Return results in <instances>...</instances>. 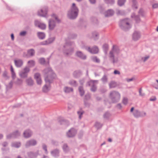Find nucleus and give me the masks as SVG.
Segmentation results:
<instances>
[{
    "label": "nucleus",
    "mask_w": 158,
    "mask_h": 158,
    "mask_svg": "<svg viewBox=\"0 0 158 158\" xmlns=\"http://www.w3.org/2000/svg\"><path fill=\"white\" fill-rule=\"evenodd\" d=\"M44 73L46 84L43 87V91L44 92L46 93L49 90L50 84L55 78L56 75L50 68L45 69L44 70Z\"/></svg>",
    "instance_id": "nucleus-1"
},
{
    "label": "nucleus",
    "mask_w": 158,
    "mask_h": 158,
    "mask_svg": "<svg viewBox=\"0 0 158 158\" xmlns=\"http://www.w3.org/2000/svg\"><path fill=\"white\" fill-rule=\"evenodd\" d=\"M41 23L40 21L38 20H35L34 22V24L35 26L38 27H39V26L40 25Z\"/></svg>",
    "instance_id": "nucleus-52"
},
{
    "label": "nucleus",
    "mask_w": 158,
    "mask_h": 158,
    "mask_svg": "<svg viewBox=\"0 0 158 158\" xmlns=\"http://www.w3.org/2000/svg\"><path fill=\"white\" fill-rule=\"evenodd\" d=\"M27 155L30 158H35L38 155V151L35 153L31 152H28Z\"/></svg>",
    "instance_id": "nucleus-20"
},
{
    "label": "nucleus",
    "mask_w": 158,
    "mask_h": 158,
    "mask_svg": "<svg viewBox=\"0 0 158 158\" xmlns=\"http://www.w3.org/2000/svg\"><path fill=\"white\" fill-rule=\"evenodd\" d=\"M34 78L36 79L37 83L38 85H40L42 83L41 76L39 73H35L34 75Z\"/></svg>",
    "instance_id": "nucleus-18"
},
{
    "label": "nucleus",
    "mask_w": 158,
    "mask_h": 158,
    "mask_svg": "<svg viewBox=\"0 0 158 158\" xmlns=\"http://www.w3.org/2000/svg\"><path fill=\"white\" fill-rule=\"evenodd\" d=\"M114 11L113 10L109 9L106 12L105 15L106 17L111 16L114 14Z\"/></svg>",
    "instance_id": "nucleus-23"
},
{
    "label": "nucleus",
    "mask_w": 158,
    "mask_h": 158,
    "mask_svg": "<svg viewBox=\"0 0 158 158\" xmlns=\"http://www.w3.org/2000/svg\"><path fill=\"white\" fill-rule=\"evenodd\" d=\"M92 60L96 63H99L100 62L99 59L96 56H94L92 58Z\"/></svg>",
    "instance_id": "nucleus-48"
},
{
    "label": "nucleus",
    "mask_w": 158,
    "mask_h": 158,
    "mask_svg": "<svg viewBox=\"0 0 158 158\" xmlns=\"http://www.w3.org/2000/svg\"><path fill=\"white\" fill-rule=\"evenodd\" d=\"M105 2L108 4L110 5H113L114 3V0H104Z\"/></svg>",
    "instance_id": "nucleus-43"
},
{
    "label": "nucleus",
    "mask_w": 158,
    "mask_h": 158,
    "mask_svg": "<svg viewBox=\"0 0 158 158\" xmlns=\"http://www.w3.org/2000/svg\"><path fill=\"white\" fill-rule=\"evenodd\" d=\"M26 82L29 86H32L33 85V81L31 77H29L26 80Z\"/></svg>",
    "instance_id": "nucleus-28"
},
{
    "label": "nucleus",
    "mask_w": 158,
    "mask_h": 158,
    "mask_svg": "<svg viewBox=\"0 0 158 158\" xmlns=\"http://www.w3.org/2000/svg\"><path fill=\"white\" fill-rule=\"evenodd\" d=\"M114 73L115 74H118V75H120V72L117 70H115L114 71Z\"/></svg>",
    "instance_id": "nucleus-63"
},
{
    "label": "nucleus",
    "mask_w": 158,
    "mask_h": 158,
    "mask_svg": "<svg viewBox=\"0 0 158 158\" xmlns=\"http://www.w3.org/2000/svg\"><path fill=\"white\" fill-rule=\"evenodd\" d=\"M37 144L36 141L34 139H31L27 141L25 145L26 148L29 147L31 146H34Z\"/></svg>",
    "instance_id": "nucleus-14"
},
{
    "label": "nucleus",
    "mask_w": 158,
    "mask_h": 158,
    "mask_svg": "<svg viewBox=\"0 0 158 158\" xmlns=\"http://www.w3.org/2000/svg\"><path fill=\"white\" fill-rule=\"evenodd\" d=\"M13 85V82L11 81L9 84L8 85H6V87L8 88H10L12 87Z\"/></svg>",
    "instance_id": "nucleus-57"
},
{
    "label": "nucleus",
    "mask_w": 158,
    "mask_h": 158,
    "mask_svg": "<svg viewBox=\"0 0 158 158\" xmlns=\"http://www.w3.org/2000/svg\"><path fill=\"white\" fill-rule=\"evenodd\" d=\"M14 62L15 65L17 68L20 67L23 64V61L21 59L15 60Z\"/></svg>",
    "instance_id": "nucleus-19"
},
{
    "label": "nucleus",
    "mask_w": 158,
    "mask_h": 158,
    "mask_svg": "<svg viewBox=\"0 0 158 158\" xmlns=\"http://www.w3.org/2000/svg\"><path fill=\"white\" fill-rule=\"evenodd\" d=\"M117 14L118 15H123L125 14V12L124 10H118L117 11Z\"/></svg>",
    "instance_id": "nucleus-45"
},
{
    "label": "nucleus",
    "mask_w": 158,
    "mask_h": 158,
    "mask_svg": "<svg viewBox=\"0 0 158 158\" xmlns=\"http://www.w3.org/2000/svg\"><path fill=\"white\" fill-rule=\"evenodd\" d=\"M77 36V35L76 34H72L71 35V36L70 37V38L71 39H75Z\"/></svg>",
    "instance_id": "nucleus-61"
},
{
    "label": "nucleus",
    "mask_w": 158,
    "mask_h": 158,
    "mask_svg": "<svg viewBox=\"0 0 158 158\" xmlns=\"http://www.w3.org/2000/svg\"><path fill=\"white\" fill-rule=\"evenodd\" d=\"M140 33L138 31H135L133 34L132 39L135 41H137L140 38Z\"/></svg>",
    "instance_id": "nucleus-15"
},
{
    "label": "nucleus",
    "mask_w": 158,
    "mask_h": 158,
    "mask_svg": "<svg viewBox=\"0 0 158 158\" xmlns=\"http://www.w3.org/2000/svg\"><path fill=\"white\" fill-rule=\"evenodd\" d=\"M39 62L40 64H44L45 63V60L44 58H41L39 59Z\"/></svg>",
    "instance_id": "nucleus-50"
},
{
    "label": "nucleus",
    "mask_w": 158,
    "mask_h": 158,
    "mask_svg": "<svg viewBox=\"0 0 158 158\" xmlns=\"http://www.w3.org/2000/svg\"><path fill=\"white\" fill-rule=\"evenodd\" d=\"M135 19L136 22L137 23L139 22L140 21V19L138 15H136Z\"/></svg>",
    "instance_id": "nucleus-55"
},
{
    "label": "nucleus",
    "mask_w": 158,
    "mask_h": 158,
    "mask_svg": "<svg viewBox=\"0 0 158 158\" xmlns=\"http://www.w3.org/2000/svg\"><path fill=\"white\" fill-rule=\"evenodd\" d=\"M90 95L89 94H86L85 96V100H87L89 99L90 98Z\"/></svg>",
    "instance_id": "nucleus-59"
},
{
    "label": "nucleus",
    "mask_w": 158,
    "mask_h": 158,
    "mask_svg": "<svg viewBox=\"0 0 158 158\" xmlns=\"http://www.w3.org/2000/svg\"><path fill=\"white\" fill-rule=\"evenodd\" d=\"M85 49L89 52L93 54L97 53L99 51L98 48L97 46H94L92 48L90 47H86Z\"/></svg>",
    "instance_id": "nucleus-10"
},
{
    "label": "nucleus",
    "mask_w": 158,
    "mask_h": 158,
    "mask_svg": "<svg viewBox=\"0 0 158 158\" xmlns=\"http://www.w3.org/2000/svg\"><path fill=\"white\" fill-rule=\"evenodd\" d=\"M2 150L3 152H4L9 150V148H5V147H4V148H2Z\"/></svg>",
    "instance_id": "nucleus-64"
},
{
    "label": "nucleus",
    "mask_w": 158,
    "mask_h": 158,
    "mask_svg": "<svg viewBox=\"0 0 158 158\" xmlns=\"http://www.w3.org/2000/svg\"><path fill=\"white\" fill-rule=\"evenodd\" d=\"M73 44V43L72 42H66L65 45L64 46V48H69L68 50H64L63 51L64 53L66 56L71 55L73 53L74 48L70 47V46L72 45Z\"/></svg>",
    "instance_id": "nucleus-5"
},
{
    "label": "nucleus",
    "mask_w": 158,
    "mask_h": 158,
    "mask_svg": "<svg viewBox=\"0 0 158 158\" xmlns=\"http://www.w3.org/2000/svg\"><path fill=\"white\" fill-rule=\"evenodd\" d=\"M78 90L81 96H82L85 94V91L82 86H79L78 87Z\"/></svg>",
    "instance_id": "nucleus-32"
},
{
    "label": "nucleus",
    "mask_w": 158,
    "mask_h": 158,
    "mask_svg": "<svg viewBox=\"0 0 158 158\" xmlns=\"http://www.w3.org/2000/svg\"><path fill=\"white\" fill-rule=\"evenodd\" d=\"M132 7L133 9H136L138 8V6H137V2L136 0H132Z\"/></svg>",
    "instance_id": "nucleus-37"
},
{
    "label": "nucleus",
    "mask_w": 158,
    "mask_h": 158,
    "mask_svg": "<svg viewBox=\"0 0 158 158\" xmlns=\"http://www.w3.org/2000/svg\"><path fill=\"white\" fill-rule=\"evenodd\" d=\"M59 151L57 149H55L51 152L52 155L54 157L58 156H59Z\"/></svg>",
    "instance_id": "nucleus-26"
},
{
    "label": "nucleus",
    "mask_w": 158,
    "mask_h": 158,
    "mask_svg": "<svg viewBox=\"0 0 158 158\" xmlns=\"http://www.w3.org/2000/svg\"><path fill=\"white\" fill-rule=\"evenodd\" d=\"M123 103L126 105L128 102V99L127 98H124L122 100Z\"/></svg>",
    "instance_id": "nucleus-54"
},
{
    "label": "nucleus",
    "mask_w": 158,
    "mask_h": 158,
    "mask_svg": "<svg viewBox=\"0 0 158 158\" xmlns=\"http://www.w3.org/2000/svg\"><path fill=\"white\" fill-rule=\"evenodd\" d=\"M27 33V32L26 31H23L19 33V35L21 36H25Z\"/></svg>",
    "instance_id": "nucleus-56"
},
{
    "label": "nucleus",
    "mask_w": 158,
    "mask_h": 158,
    "mask_svg": "<svg viewBox=\"0 0 158 158\" xmlns=\"http://www.w3.org/2000/svg\"><path fill=\"white\" fill-rule=\"evenodd\" d=\"M110 116V114L108 112H106L103 115V117L104 118L106 119H108L109 116Z\"/></svg>",
    "instance_id": "nucleus-49"
},
{
    "label": "nucleus",
    "mask_w": 158,
    "mask_h": 158,
    "mask_svg": "<svg viewBox=\"0 0 158 158\" xmlns=\"http://www.w3.org/2000/svg\"><path fill=\"white\" fill-rule=\"evenodd\" d=\"M95 127L98 129L101 128L102 126V124H101L100 123L98 122H96L94 125Z\"/></svg>",
    "instance_id": "nucleus-39"
},
{
    "label": "nucleus",
    "mask_w": 158,
    "mask_h": 158,
    "mask_svg": "<svg viewBox=\"0 0 158 158\" xmlns=\"http://www.w3.org/2000/svg\"><path fill=\"white\" fill-rule=\"evenodd\" d=\"M133 114L134 116L136 118H138L142 116L140 112L137 110H134L133 112Z\"/></svg>",
    "instance_id": "nucleus-25"
},
{
    "label": "nucleus",
    "mask_w": 158,
    "mask_h": 158,
    "mask_svg": "<svg viewBox=\"0 0 158 158\" xmlns=\"http://www.w3.org/2000/svg\"><path fill=\"white\" fill-rule=\"evenodd\" d=\"M126 0H118V5L121 6H123L126 2Z\"/></svg>",
    "instance_id": "nucleus-42"
},
{
    "label": "nucleus",
    "mask_w": 158,
    "mask_h": 158,
    "mask_svg": "<svg viewBox=\"0 0 158 158\" xmlns=\"http://www.w3.org/2000/svg\"><path fill=\"white\" fill-rule=\"evenodd\" d=\"M64 92L66 93H69L73 91V89L72 87L65 86L63 89Z\"/></svg>",
    "instance_id": "nucleus-24"
},
{
    "label": "nucleus",
    "mask_w": 158,
    "mask_h": 158,
    "mask_svg": "<svg viewBox=\"0 0 158 158\" xmlns=\"http://www.w3.org/2000/svg\"><path fill=\"white\" fill-rule=\"evenodd\" d=\"M69 84L73 86L74 87H77L78 85V84L77 81L73 79L69 80Z\"/></svg>",
    "instance_id": "nucleus-29"
},
{
    "label": "nucleus",
    "mask_w": 158,
    "mask_h": 158,
    "mask_svg": "<svg viewBox=\"0 0 158 158\" xmlns=\"http://www.w3.org/2000/svg\"><path fill=\"white\" fill-rule=\"evenodd\" d=\"M32 134V131L30 130H27L25 131L23 133V135L25 138H28L30 137Z\"/></svg>",
    "instance_id": "nucleus-21"
},
{
    "label": "nucleus",
    "mask_w": 158,
    "mask_h": 158,
    "mask_svg": "<svg viewBox=\"0 0 158 158\" xmlns=\"http://www.w3.org/2000/svg\"><path fill=\"white\" fill-rule=\"evenodd\" d=\"M75 55L78 58L82 60H85L86 59V56L81 51H77L75 54Z\"/></svg>",
    "instance_id": "nucleus-11"
},
{
    "label": "nucleus",
    "mask_w": 158,
    "mask_h": 158,
    "mask_svg": "<svg viewBox=\"0 0 158 158\" xmlns=\"http://www.w3.org/2000/svg\"><path fill=\"white\" fill-rule=\"evenodd\" d=\"M56 26L55 22L52 19H50L48 21V26L50 30H52Z\"/></svg>",
    "instance_id": "nucleus-17"
},
{
    "label": "nucleus",
    "mask_w": 158,
    "mask_h": 158,
    "mask_svg": "<svg viewBox=\"0 0 158 158\" xmlns=\"http://www.w3.org/2000/svg\"><path fill=\"white\" fill-rule=\"evenodd\" d=\"M28 64L29 65V68L30 67H33L35 64V61L32 60H31L28 61L27 62Z\"/></svg>",
    "instance_id": "nucleus-36"
},
{
    "label": "nucleus",
    "mask_w": 158,
    "mask_h": 158,
    "mask_svg": "<svg viewBox=\"0 0 158 158\" xmlns=\"http://www.w3.org/2000/svg\"><path fill=\"white\" fill-rule=\"evenodd\" d=\"M55 39V37H51L49 38L48 40L42 42L40 43L41 45H46L51 44L53 42Z\"/></svg>",
    "instance_id": "nucleus-16"
},
{
    "label": "nucleus",
    "mask_w": 158,
    "mask_h": 158,
    "mask_svg": "<svg viewBox=\"0 0 158 158\" xmlns=\"http://www.w3.org/2000/svg\"><path fill=\"white\" fill-rule=\"evenodd\" d=\"M11 75L13 79H14L16 77V75L15 72H11Z\"/></svg>",
    "instance_id": "nucleus-62"
},
{
    "label": "nucleus",
    "mask_w": 158,
    "mask_h": 158,
    "mask_svg": "<svg viewBox=\"0 0 158 158\" xmlns=\"http://www.w3.org/2000/svg\"><path fill=\"white\" fill-rule=\"evenodd\" d=\"M108 45L106 44H104L103 46V49L105 55H106L107 54V51L108 49Z\"/></svg>",
    "instance_id": "nucleus-31"
},
{
    "label": "nucleus",
    "mask_w": 158,
    "mask_h": 158,
    "mask_svg": "<svg viewBox=\"0 0 158 158\" xmlns=\"http://www.w3.org/2000/svg\"><path fill=\"white\" fill-rule=\"evenodd\" d=\"M30 69L28 66L26 67L23 70V71L20 72L19 73L20 77L22 78H25L27 77V73L30 71Z\"/></svg>",
    "instance_id": "nucleus-8"
},
{
    "label": "nucleus",
    "mask_w": 158,
    "mask_h": 158,
    "mask_svg": "<svg viewBox=\"0 0 158 158\" xmlns=\"http://www.w3.org/2000/svg\"><path fill=\"white\" fill-rule=\"evenodd\" d=\"M82 74V73L80 70L75 71L73 73V77L76 78L79 77Z\"/></svg>",
    "instance_id": "nucleus-22"
},
{
    "label": "nucleus",
    "mask_w": 158,
    "mask_h": 158,
    "mask_svg": "<svg viewBox=\"0 0 158 158\" xmlns=\"http://www.w3.org/2000/svg\"><path fill=\"white\" fill-rule=\"evenodd\" d=\"M119 53V50L118 46L114 45L111 50L110 51L109 54V57L112 62L114 64L118 62V57L115 56L118 55Z\"/></svg>",
    "instance_id": "nucleus-2"
},
{
    "label": "nucleus",
    "mask_w": 158,
    "mask_h": 158,
    "mask_svg": "<svg viewBox=\"0 0 158 158\" xmlns=\"http://www.w3.org/2000/svg\"><path fill=\"white\" fill-rule=\"evenodd\" d=\"M142 89L141 88L139 89V95L141 96H144L145 94L144 93H142Z\"/></svg>",
    "instance_id": "nucleus-58"
},
{
    "label": "nucleus",
    "mask_w": 158,
    "mask_h": 158,
    "mask_svg": "<svg viewBox=\"0 0 158 158\" xmlns=\"http://www.w3.org/2000/svg\"><path fill=\"white\" fill-rule=\"evenodd\" d=\"M48 11V8L47 7H45L41 9L40 11H38V15L43 17H46Z\"/></svg>",
    "instance_id": "nucleus-9"
},
{
    "label": "nucleus",
    "mask_w": 158,
    "mask_h": 158,
    "mask_svg": "<svg viewBox=\"0 0 158 158\" xmlns=\"http://www.w3.org/2000/svg\"><path fill=\"white\" fill-rule=\"evenodd\" d=\"M11 146L12 147L19 148L21 146V143L19 142H14L11 144Z\"/></svg>",
    "instance_id": "nucleus-33"
},
{
    "label": "nucleus",
    "mask_w": 158,
    "mask_h": 158,
    "mask_svg": "<svg viewBox=\"0 0 158 158\" xmlns=\"http://www.w3.org/2000/svg\"><path fill=\"white\" fill-rule=\"evenodd\" d=\"M46 27V25L44 23H41L40 25L38 27L40 28V29L44 30L45 29Z\"/></svg>",
    "instance_id": "nucleus-46"
},
{
    "label": "nucleus",
    "mask_w": 158,
    "mask_h": 158,
    "mask_svg": "<svg viewBox=\"0 0 158 158\" xmlns=\"http://www.w3.org/2000/svg\"><path fill=\"white\" fill-rule=\"evenodd\" d=\"M109 88H114L116 86V83L114 81H111L109 84Z\"/></svg>",
    "instance_id": "nucleus-41"
},
{
    "label": "nucleus",
    "mask_w": 158,
    "mask_h": 158,
    "mask_svg": "<svg viewBox=\"0 0 158 158\" xmlns=\"http://www.w3.org/2000/svg\"><path fill=\"white\" fill-rule=\"evenodd\" d=\"M78 11V9L76 6L75 4L73 3L71 10L68 12V17L71 19H75L77 16Z\"/></svg>",
    "instance_id": "nucleus-3"
},
{
    "label": "nucleus",
    "mask_w": 158,
    "mask_h": 158,
    "mask_svg": "<svg viewBox=\"0 0 158 158\" xmlns=\"http://www.w3.org/2000/svg\"><path fill=\"white\" fill-rule=\"evenodd\" d=\"M101 80L103 83L107 82V77L106 75H104L101 79Z\"/></svg>",
    "instance_id": "nucleus-40"
},
{
    "label": "nucleus",
    "mask_w": 158,
    "mask_h": 158,
    "mask_svg": "<svg viewBox=\"0 0 158 158\" xmlns=\"http://www.w3.org/2000/svg\"><path fill=\"white\" fill-rule=\"evenodd\" d=\"M43 149L45 151L46 154H47L48 153L47 150V147L45 144H43L42 146Z\"/></svg>",
    "instance_id": "nucleus-53"
},
{
    "label": "nucleus",
    "mask_w": 158,
    "mask_h": 158,
    "mask_svg": "<svg viewBox=\"0 0 158 158\" xmlns=\"http://www.w3.org/2000/svg\"><path fill=\"white\" fill-rule=\"evenodd\" d=\"M99 33L96 31H94L92 33V37L94 39V40H96L99 38Z\"/></svg>",
    "instance_id": "nucleus-27"
},
{
    "label": "nucleus",
    "mask_w": 158,
    "mask_h": 158,
    "mask_svg": "<svg viewBox=\"0 0 158 158\" xmlns=\"http://www.w3.org/2000/svg\"><path fill=\"white\" fill-rule=\"evenodd\" d=\"M129 22L130 20L128 18L121 20L119 23V26L122 29L127 31L131 27Z\"/></svg>",
    "instance_id": "nucleus-4"
},
{
    "label": "nucleus",
    "mask_w": 158,
    "mask_h": 158,
    "mask_svg": "<svg viewBox=\"0 0 158 158\" xmlns=\"http://www.w3.org/2000/svg\"><path fill=\"white\" fill-rule=\"evenodd\" d=\"M139 15H141L142 16H143V10L142 9H141L139 10Z\"/></svg>",
    "instance_id": "nucleus-60"
},
{
    "label": "nucleus",
    "mask_w": 158,
    "mask_h": 158,
    "mask_svg": "<svg viewBox=\"0 0 158 158\" xmlns=\"http://www.w3.org/2000/svg\"><path fill=\"white\" fill-rule=\"evenodd\" d=\"M51 16L53 18L55 19L58 23H60L61 22V20L59 19L58 17L56 15L53 14L51 15Z\"/></svg>",
    "instance_id": "nucleus-34"
},
{
    "label": "nucleus",
    "mask_w": 158,
    "mask_h": 158,
    "mask_svg": "<svg viewBox=\"0 0 158 158\" xmlns=\"http://www.w3.org/2000/svg\"><path fill=\"white\" fill-rule=\"evenodd\" d=\"M84 113V111L81 109L77 111V114L79 116V118L81 119L82 117V115Z\"/></svg>",
    "instance_id": "nucleus-35"
},
{
    "label": "nucleus",
    "mask_w": 158,
    "mask_h": 158,
    "mask_svg": "<svg viewBox=\"0 0 158 158\" xmlns=\"http://www.w3.org/2000/svg\"><path fill=\"white\" fill-rule=\"evenodd\" d=\"M110 98L113 103H116L119 100L120 95L118 92L113 91L110 93Z\"/></svg>",
    "instance_id": "nucleus-6"
},
{
    "label": "nucleus",
    "mask_w": 158,
    "mask_h": 158,
    "mask_svg": "<svg viewBox=\"0 0 158 158\" xmlns=\"http://www.w3.org/2000/svg\"><path fill=\"white\" fill-rule=\"evenodd\" d=\"M28 54L31 56H34L35 53V51L33 49H31L28 50Z\"/></svg>",
    "instance_id": "nucleus-38"
},
{
    "label": "nucleus",
    "mask_w": 158,
    "mask_h": 158,
    "mask_svg": "<svg viewBox=\"0 0 158 158\" xmlns=\"http://www.w3.org/2000/svg\"><path fill=\"white\" fill-rule=\"evenodd\" d=\"M62 148L64 152H67L69 150V147L66 144H64Z\"/></svg>",
    "instance_id": "nucleus-44"
},
{
    "label": "nucleus",
    "mask_w": 158,
    "mask_h": 158,
    "mask_svg": "<svg viewBox=\"0 0 158 158\" xmlns=\"http://www.w3.org/2000/svg\"><path fill=\"white\" fill-rule=\"evenodd\" d=\"M98 80H91L87 82V85L89 86H91V90L93 92H95L97 89L96 85L95 83H97Z\"/></svg>",
    "instance_id": "nucleus-7"
},
{
    "label": "nucleus",
    "mask_w": 158,
    "mask_h": 158,
    "mask_svg": "<svg viewBox=\"0 0 158 158\" xmlns=\"http://www.w3.org/2000/svg\"><path fill=\"white\" fill-rule=\"evenodd\" d=\"M20 134V133L18 131H16L14 132L12 134L7 135L6 137L8 139L11 138H16L19 136Z\"/></svg>",
    "instance_id": "nucleus-12"
},
{
    "label": "nucleus",
    "mask_w": 158,
    "mask_h": 158,
    "mask_svg": "<svg viewBox=\"0 0 158 158\" xmlns=\"http://www.w3.org/2000/svg\"><path fill=\"white\" fill-rule=\"evenodd\" d=\"M77 133L76 130L74 128H71L67 133V136L69 138L73 137Z\"/></svg>",
    "instance_id": "nucleus-13"
},
{
    "label": "nucleus",
    "mask_w": 158,
    "mask_h": 158,
    "mask_svg": "<svg viewBox=\"0 0 158 158\" xmlns=\"http://www.w3.org/2000/svg\"><path fill=\"white\" fill-rule=\"evenodd\" d=\"M3 77L6 79H8L9 77L7 75V73L6 71H4L3 74Z\"/></svg>",
    "instance_id": "nucleus-51"
},
{
    "label": "nucleus",
    "mask_w": 158,
    "mask_h": 158,
    "mask_svg": "<svg viewBox=\"0 0 158 158\" xmlns=\"http://www.w3.org/2000/svg\"><path fill=\"white\" fill-rule=\"evenodd\" d=\"M23 82V80L20 79L18 78L16 81L15 82V83L18 85H21Z\"/></svg>",
    "instance_id": "nucleus-47"
},
{
    "label": "nucleus",
    "mask_w": 158,
    "mask_h": 158,
    "mask_svg": "<svg viewBox=\"0 0 158 158\" xmlns=\"http://www.w3.org/2000/svg\"><path fill=\"white\" fill-rule=\"evenodd\" d=\"M37 35L38 38L40 39H44L45 37V34L44 32H39L37 33Z\"/></svg>",
    "instance_id": "nucleus-30"
}]
</instances>
